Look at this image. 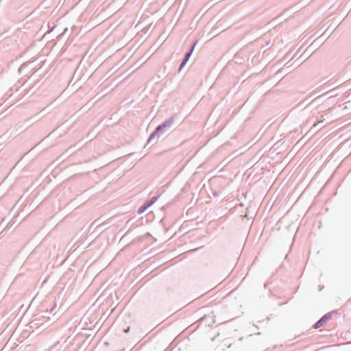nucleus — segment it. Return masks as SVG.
I'll return each instance as SVG.
<instances>
[{
    "instance_id": "10",
    "label": "nucleus",
    "mask_w": 351,
    "mask_h": 351,
    "mask_svg": "<svg viewBox=\"0 0 351 351\" xmlns=\"http://www.w3.org/2000/svg\"><path fill=\"white\" fill-rule=\"evenodd\" d=\"M310 99H311V96H310V97H306V99L302 101V104H305V103H306V106H307V105H308V104L311 103V101H310Z\"/></svg>"
},
{
    "instance_id": "9",
    "label": "nucleus",
    "mask_w": 351,
    "mask_h": 351,
    "mask_svg": "<svg viewBox=\"0 0 351 351\" xmlns=\"http://www.w3.org/2000/svg\"><path fill=\"white\" fill-rule=\"evenodd\" d=\"M189 232V230H186V227L182 225L179 228L178 230H177V234L179 232L184 235L186 232Z\"/></svg>"
},
{
    "instance_id": "18",
    "label": "nucleus",
    "mask_w": 351,
    "mask_h": 351,
    "mask_svg": "<svg viewBox=\"0 0 351 351\" xmlns=\"http://www.w3.org/2000/svg\"><path fill=\"white\" fill-rule=\"evenodd\" d=\"M286 303H287V302H285V303H280V304H279V306H282V305H283V304H286Z\"/></svg>"
},
{
    "instance_id": "4",
    "label": "nucleus",
    "mask_w": 351,
    "mask_h": 351,
    "mask_svg": "<svg viewBox=\"0 0 351 351\" xmlns=\"http://www.w3.org/2000/svg\"><path fill=\"white\" fill-rule=\"evenodd\" d=\"M332 319L331 313H326L321 317L313 325V328L318 329L324 326L328 321Z\"/></svg>"
},
{
    "instance_id": "20",
    "label": "nucleus",
    "mask_w": 351,
    "mask_h": 351,
    "mask_svg": "<svg viewBox=\"0 0 351 351\" xmlns=\"http://www.w3.org/2000/svg\"><path fill=\"white\" fill-rule=\"evenodd\" d=\"M182 1H183V0H177V3H178V1H180V3H181L182 2Z\"/></svg>"
},
{
    "instance_id": "11",
    "label": "nucleus",
    "mask_w": 351,
    "mask_h": 351,
    "mask_svg": "<svg viewBox=\"0 0 351 351\" xmlns=\"http://www.w3.org/2000/svg\"><path fill=\"white\" fill-rule=\"evenodd\" d=\"M55 306H56V305H54V306H53V307H51V308L49 309V311H47L45 312V313H46V314H51V313H53V310H54Z\"/></svg>"
},
{
    "instance_id": "14",
    "label": "nucleus",
    "mask_w": 351,
    "mask_h": 351,
    "mask_svg": "<svg viewBox=\"0 0 351 351\" xmlns=\"http://www.w3.org/2000/svg\"><path fill=\"white\" fill-rule=\"evenodd\" d=\"M213 194L214 196H218L219 195V191H213Z\"/></svg>"
},
{
    "instance_id": "2",
    "label": "nucleus",
    "mask_w": 351,
    "mask_h": 351,
    "mask_svg": "<svg viewBox=\"0 0 351 351\" xmlns=\"http://www.w3.org/2000/svg\"><path fill=\"white\" fill-rule=\"evenodd\" d=\"M194 194L191 191L190 186L185 184L180 190V193L177 194V204L179 203L180 206H190L195 204L193 203Z\"/></svg>"
},
{
    "instance_id": "5",
    "label": "nucleus",
    "mask_w": 351,
    "mask_h": 351,
    "mask_svg": "<svg viewBox=\"0 0 351 351\" xmlns=\"http://www.w3.org/2000/svg\"><path fill=\"white\" fill-rule=\"evenodd\" d=\"M215 323V320L212 316L209 315H204L200 318V324H204L205 326L210 327Z\"/></svg>"
},
{
    "instance_id": "16",
    "label": "nucleus",
    "mask_w": 351,
    "mask_h": 351,
    "mask_svg": "<svg viewBox=\"0 0 351 351\" xmlns=\"http://www.w3.org/2000/svg\"><path fill=\"white\" fill-rule=\"evenodd\" d=\"M182 313L177 314V319L180 317Z\"/></svg>"
},
{
    "instance_id": "22",
    "label": "nucleus",
    "mask_w": 351,
    "mask_h": 351,
    "mask_svg": "<svg viewBox=\"0 0 351 351\" xmlns=\"http://www.w3.org/2000/svg\"><path fill=\"white\" fill-rule=\"evenodd\" d=\"M255 335H261V332H256V333H255Z\"/></svg>"
},
{
    "instance_id": "6",
    "label": "nucleus",
    "mask_w": 351,
    "mask_h": 351,
    "mask_svg": "<svg viewBox=\"0 0 351 351\" xmlns=\"http://www.w3.org/2000/svg\"><path fill=\"white\" fill-rule=\"evenodd\" d=\"M149 207H150L149 206V204H147V202L144 203L143 205H141L138 209V214H142L143 213H144Z\"/></svg>"
},
{
    "instance_id": "12",
    "label": "nucleus",
    "mask_w": 351,
    "mask_h": 351,
    "mask_svg": "<svg viewBox=\"0 0 351 351\" xmlns=\"http://www.w3.org/2000/svg\"><path fill=\"white\" fill-rule=\"evenodd\" d=\"M330 313H331L332 316L333 314L340 315V313L338 312V310H333V311H330Z\"/></svg>"
},
{
    "instance_id": "1",
    "label": "nucleus",
    "mask_w": 351,
    "mask_h": 351,
    "mask_svg": "<svg viewBox=\"0 0 351 351\" xmlns=\"http://www.w3.org/2000/svg\"><path fill=\"white\" fill-rule=\"evenodd\" d=\"M175 122V116L172 115L163 121L162 123L158 125L156 129L150 134L147 144L152 143L154 145L156 143L159 137L163 134L170 130Z\"/></svg>"
},
{
    "instance_id": "21",
    "label": "nucleus",
    "mask_w": 351,
    "mask_h": 351,
    "mask_svg": "<svg viewBox=\"0 0 351 351\" xmlns=\"http://www.w3.org/2000/svg\"><path fill=\"white\" fill-rule=\"evenodd\" d=\"M264 288H265V289H266V288H267V284H266V283H265V284H264Z\"/></svg>"
},
{
    "instance_id": "15",
    "label": "nucleus",
    "mask_w": 351,
    "mask_h": 351,
    "mask_svg": "<svg viewBox=\"0 0 351 351\" xmlns=\"http://www.w3.org/2000/svg\"><path fill=\"white\" fill-rule=\"evenodd\" d=\"M335 91V89L330 90L327 93H332Z\"/></svg>"
},
{
    "instance_id": "7",
    "label": "nucleus",
    "mask_w": 351,
    "mask_h": 351,
    "mask_svg": "<svg viewBox=\"0 0 351 351\" xmlns=\"http://www.w3.org/2000/svg\"><path fill=\"white\" fill-rule=\"evenodd\" d=\"M189 252V251L186 252H184V253H181L179 255H177L176 256V258H177V263L180 261H181L182 259L185 258L186 257V254Z\"/></svg>"
},
{
    "instance_id": "3",
    "label": "nucleus",
    "mask_w": 351,
    "mask_h": 351,
    "mask_svg": "<svg viewBox=\"0 0 351 351\" xmlns=\"http://www.w3.org/2000/svg\"><path fill=\"white\" fill-rule=\"evenodd\" d=\"M198 43V40H195L190 46L187 51L185 53L180 65L178 67V69L177 70V73H180L186 66V63L188 62L189 60L191 57L194 49Z\"/></svg>"
},
{
    "instance_id": "8",
    "label": "nucleus",
    "mask_w": 351,
    "mask_h": 351,
    "mask_svg": "<svg viewBox=\"0 0 351 351\" xmlns=\"http://www.w3.org/2000/svg\"><path fill=\"white\" fill-rule=\"evenodd\" d=\"M159 196H154L152 197L149 201H147L146 202L149 204V206H151L153 205L158 199Z\"/></svg>"
},
{
    "instance_id": "13",
    "label": "nucleus",
    "mask_w": 351,
    "mask_h": 351,
    "mask_svg": "<svg viewBox=\"0 0 351 351\" xmlns=\"http://www.w3.org/2000/svg\"><path fill=\"white\" fill-rule=\"evenodd\" d=\"M298 53H299V50L293 56V57L291 58V60L296 58Z\"/></svg>"
},
{
    "instance_id": "24",
    "label": "nucleus",
    "mask_w": 351,
    "mask_h": 351,
    "mask_svg": "<svg viewBox=\"0 0 351 351\" xmlns=\"http://www.w3.org/2000/svg\"><path fill=\"white\" fill-rule=\"evenodd\" d=\"M267 321H269L270 320V317H267Z\"/></svg>"
},
{
    "instance_id": "17",
    "label": "nucleus",
    "mask_w": 351,
    "mask_h": 351,
    "mask_svg": "<svg viewBox=\"0 0 351 351\" xmlns=\"http://www.w3.org/2000/svg\"><path fill=\"white\" fill-rule=\"evenodd\" d=\"M54 27H55V26H53V27H51V29H49V30L48 31V32H51V31L53 29V28H54Z\"/></svg>"
},
{
    "instance_id": "25",
    "label": "nucleus",
    "mask_w": 351,
    "mask_h": 351,
    "mask_svg": "<svg viewBox=\"0 0 351 351\" xmlns=\"http://www.w3.org/2000/svg\"><path fill=\"white\" fill-rule=\"evenodd\" d=\"M187 1H188V0H186V1H185V2H184V5H186Z\"/></svg>"
},
{
    "instance_id": "19",
    "label": "nucleus",
    "mask_w": 351,
    "mask_h": 351,
    "mask_svg": "<svg viewBox=\"0 0 351 351\" xmlns=\"http://www.w3.org/2000/svg\"><path fill=\"white\" fill-rule=\"evenodd\" d=\"M130 329V327H128V329L127 330H125V332H127Z\"/></svg>"
},
{
    "instance_id": "26",
    "label": "nucleus",
    "mask_w": 351,
    "mask_h": 351,
    "mask_svg": "<svg viewBox=\"0 0 351 351\" xmlns=\"http://www.w3.org/2000/svg\"><path fill=\"white\" fill-rule=\"evenodd\" d=\"M185 140H183L181 143V144H182L183 143H184Z\"/></svg>"
},
{
    "instance_id": "23",
    "label": "nucleus",
    "mask_w": 351,
    "mask_h": 351,
    "mask_svg": "<svg viewBox=\"0 0 351 351\" xmlns=\"http://www.w3.org/2000/svg\"><path fill=\"white\" fill-rule=\"evenodd\" d=\"M178 241V240L177 239V241ZM180 245V243H178L177 242L176 245L178 246V245Z\"/></svg>"
}]
</instances>
